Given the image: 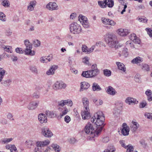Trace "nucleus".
Segmentation results:
<instances>
[{
  "label": "nucleus",
  "mask_w": 152,
  "mask_h": 152,
  "mask_svg": "<svg viewBox=\"0 0 152 152\" xmlns=\"http://www.w3.org/2000/svg\"><path fill=\"white\" fill-rule=\"evenodd\" d=\"M102 130V127L97 128L94 129L92 124L90 122L88 123L86 125L84 130L86 134H90L91 137H97L100 135Z\"/></svg>",
  "instance_id": "f257e3e1"
},
{
  "label": "nucleus",
  "mask_w": 152,
  "mask_h": 152,
  "mask_svg": "<svg viewBox=\"0 0 152 152\" xmlns=\"http://www.w3.org/2000/svg\"><path fill=\"white\" fill-rule=\"evenodd\" d=\"M105 40L108 45L111 48H115L116 49L118 48L117 45L118 43L116 37L112 33H108L105 36Z\"/></svg>",
  "instance_id": "f03ea898"
},
{
  "label": "nucleus",
  "mask_w": 152,
  "mask_h": 152,
  "mask_svg": "<svg viewBox=\"0 0 152 152\" xmlns=\"http://www.w3.org/2000/svg\"><path fill=\"white\" fill-rule=\"evenodd\" d=\"M99 70L98 69L97 64H94L91 66V69L86 71H83L82 76L86 78L94 77L99 73Z\"/></svg>",
  "instance_id": "7ed1b4c3"
},
{
  "label": "nucleus",
  "mask_w": 152,
  "mask_h": 152,
  "mask_svg": "<svg viewBox=\"0 0 152 152\" xmlns=\"http://www.w3.org/2000/svg\"><path fill=\"white\" fill-rule=\"evenodd\" d=\"M70 31L74 34H78L81 32V28L80 26L75 22H72L69 25Z\"/></svg>",
  "instance_id": "20e7f679"
},
{
  "label": "nucleus",
  "mask_w": 152,
  "mask_h": 152,
  "mask_svg": "<svg viewBox=\"0 0 152 152\" xmlns=\"http://www.w3.org/2000/svg\"><path fill=\"white\" fill-rule=\"evenodd\" d=\"M24 43L26 47V49L25 50V54L26 55H29L33 56L35 54V52L34 50H31L32 49V45L28 39L24 40Z\"/></svg>",
  "instance_id": "39448f33"
},
{
  "label": "nucleus",
  "mask_w": 152,
  "mask_h": 152,
  "mask_svg": "<svg viewBox=\"0 0 152 152\" xmlns=\"http://www.w3.org/2000/svg\"><path fill=\"white\" fill-rule=\"evenodd\" d=\"M41 134L44 137H50L53 135L51 131L47 126L43 127L42 128Z\"/></svg>",
  "instance_id": "423d86ee"
},
{
  "label": "nucleus",
  "mask_w": 152,
  "mask_h": 152,
  "mask_svg": "<svg viewBox=\"0 0 152 152\" xmlns=\"http://www.w3.org/2000/svg\"><path fill=\"white\" fill-rule=\"evenodd\" d=\"M66 86V84L62 82L57 81L53 86V88L55 90L65 88Z\"/></svg>",
  "instance_id": "0eeeda50"
},
{
  "label": "nucleus",
  "mask_w": 152,
  "mask_h": 152,
  "mask_svg": "<svg viewBox=\"0 0 152 152\" xmlns=\"http://www.w3.org/2000/svg\"><path fill=\"white\" fill-rule=\"evenodd\" d=\"M116 107L113 110V114L116 115H119L121 112V110L123 106V102H117L116 104Z\"/></svg>",
  "instance_id": "6e6552de"
},
{
  "label": "nucleus",
  "mask_w": 152,
  "mask_h": 152,
  "mask_svg": "<svg viewBox=\"0 0 152 152\" xmlns=\"http://www.w3.org/2000/svg\"><path fill=\"white\" fill-rule=\"evenodd\" d=\"M46 8L49 10L53 11L58 9V6L55 2H50L46 6Z\"/></svg>",
  "instance_id": "1a4fd4ad"
},
{
  "label": "nucleus",
  "mask_w": 152,
  "mask_h": 152,
  "mask_svg": "<svg viewBox=\"0 0 152 152\" xmlns=\"http://www.w3.org/2000/svg\"><path fill=\"white\" fill-rule=\"evenodd\" d=\"M81 115L83 119L86 120L89 119L91 117L89 109H88V110L85 109L84 111H82L81 113Z\"/></svg>",
  "instance_id": "9d476101"
},
{
  "label": "nucleus",
  "mask_w": 152,
  "mask_h": 152,
  "mask_svg": "<svg viewBox=\"0 0 152 152\" xmlns=\"http://www.w3.org/2000/svg\"><path fill=\"white\" fill-rule=\"evenodd\" d=\"M39 103V101L38 100L31 102L27 107L28 109L29 110H33L37 107Z\"/></svg>",
  "instance_id": "9b49d317"
},
{
  "label": "nucleus",
  "mask_w": 152,
  "mask_h": 152,
  "mask_svg": "<svg viewBox=\"0 0 152 152\" xmlns=\"http://www.w3.org/2000/svg\"><path fill=\"white\" fill-rule=\"evenodd\" d=\"M104 120L105 118L103 116L102 118H96V121L95 122V123L97 126H100L99 128L101 127H102L103 128L104 125Z\"/></svg>",
  "instance_id": "f8f14e48"
},
{
  "label": "nucleus",
  "mask_w": 152,
  "mask_h": 152,
  "mask_svg": "<svg viewBox=\"0 0 152 152\" xmlns=\"http://www.w3.org/2000/svg\"><path fill=\"white\" fill-rule=\"evenodd\" d=\"M117 32L118 35L122 37L127 35L130 33L128 30L122 28H120L118 29L117 31Z\"/></svg>",
  "instance_id": "ddd939ff"
},
{
  "label": "nucleus",
  "mask_w": 152,
  "mask_h": 152,
  "mask_svg": "<svg viewBox=\"0 0 152 152\" xmlns=\"http://www.w3.org/2000/svg\"><path fill=\"white\" fill-rule=\"evenodd\" d=\"M123 128L121 130V133L124 136L128 135L129 134V127L127 126L126 124L124 123L123 124Z\"/></svg>",
  "instance_id": "4468645a"
},
{
  "label": "nucleus",
  "mask_w": 152,
  "mask_h": 152,
  "mask_svg": "<svg viewBox=\"0 0 152 152\" xmlns=\"http://www.w3.org/2000/svg\"><path fill=\"white\" fill-rule=\"evenodd\" d=\"M125 102L129 105H131L137 104L138 103V101L135 99L129 97L126 99Z\"/></svg>",
  "instance_id": "2eb2a0df"
},
{
  "label": "nucleus",
  "mask_w": 152,
  "mask_h": 152,
  "mask_svg": "<svg viewBox=\"0 0 152 152\" xmlns=\"http://www.w3.org/2000/svg\"><path fill=\"white\" fill-rule=\"evenodd\" d=\"M38 119L41 123H45L47 121V117L46 115L43 113H40L38 115Z\"/></svg>",
  "instance_id": "dca6fc26"
},
{
  "label": "nucleus",
  "mask_w": 152,
  "mask_h": 152,
  "mask_svg": "<svg viewBox=\"0 0 152 152\" xmlns=\"http://www.w3.org/2000/svg\"><path fill=\"white\" fill-rule=\"evenodd\" d=\"M50 143L49 140H47L44 141L37 142H36V145L37 147H44L48 145Z\"/></svg>",
  "instance_id": "f3484780"
},
{
  "label": "nucleus",
  "mask_w": 152,
  "mask_h": 152,
  "mask_svg": "<svg viewBox=\"0 0 152 152\" xmlns=\"http://www.w3.org/2000/svg\"><path fill=\"white\" fill-rule=\"evenodd\" d=\"M58 68L57 65H53L51 66L50 69L46 72L48 75H53L54 74L55 71Z\"/></svg>",
  "instance_id": "a211bd4d"
},
{
  "label": "nucleus",
  "mask_w": 152,
  "mask_h": 152,
  "mask_svg": "<svg viewBox=\"0 0 152 152\" xmlns=\"http://www.w3.org/2000/svg\"><path fill=\"white\" fill-rule=\"evenodd\" d=\"M37 4V2L35 0L31 1L28 7L27 10L28 11H31L34 10V7Z\"/></svg>",
  "instance_id": "6ab92c4d"
},
{
  "label": "nucleus",
  "mask_w": 152,
  "mask_h": 152,
  "mask_svg": "<svg viewBox=\"0 0 152 152\" xmlns=\"http://www.w3.org/2000/svg\"><path fill=\"white\" fill-rule=\"evenodd\" d=\"M139 124L137 122L133 121L132 124L130 126L131 130L133 132H135L139 127Z\"/></svg>",
  "instance_id": "aec40b11"
},
{
  "label": "nucleus",
  "mask_w": 152,
  "mask_h": 152,
  "mask_svg": "<svg viewBox=\"0 0 152 152\" xmlns=\"http://www.w3.org/2000/svg\"><path fill=\"white\" fill-rule=\"evenodd\" d=\"M106 92L108 94L112 96L115 95L117 93V92L115 89L111 86H109L108 87Z\"/></svg>",
  "instance_id": "412c9836"
},
{
  "label": "nucleus",
  "mask_w": 152,
  "mask_h": 152,
  "mask_svg": "<svg viewBox=\"0 0 152 152\" xmlns=\"http://www.w3.org/2000/svg\"><path fill=\"white\" fill-rule=\"evenodd\" d=\"M82 102L85 109L88 110L89 102L88 99L86 97H83L82 99Z\"/></svg>",
  "instance_id": "4be33fe9"
},
{
  "label": "nucleus",
  "mask_w": 152,
  "mask_h": 152,
  "mask_svg": "<svg viewBox=\"0 0 152 152\" xmlns=\"http://www.w3.org/2000/svg\"><path fill=\"white\" fill-rule=\"evenodd\" d=\"M116 64L117 65L118 69L122 72H125L126 71V68L125 66L122 63L120 62H116Z\"/></svg>",
  "instance_id": "5701e85b"
},
{
  "label": "nucleus",
  "mask_w": 152,
  "mask_h": 152,
  "mask_svg": "<svg viewBox=\"0 0 152 152\" xmlns=\"http://www.w3.org/2000/svg\"><path fill=\"white\" fill-rule=\"evenodd\" d=\"M90 86V85L88 83L84 82L81 83V88L80 91H82L88 88Z\"/></svg>",
  "instance_id": "b1692460"
},
{
  "label": "nucleus",
  "mask_w": 152,
  "mask_h": 152,
  "mask_svg": "<svg viewBox=\"0 0 152 152\" xmlns=\"http://www.w3.org/2000/svg\"><path fill=\"white\" fill-rule=\"evenodd\" d=\"M58 110L59 111L61 112V113L60 114L61 118L62 116L66 114L68 112V109L65 107H59L58 108Z\"/></svg>",
  "instance_id": "393cba45"
},
{
  "label": "nucleus",
  "mask_w": 152,
  "mask_h": 152,
  "mask_svg": "<svg viewBox=\"0 0 152 152\" xmlns=\"http://www.w3.org/2000/svg\"><path fill=\"white\" fill-rule=\"evenodd\" d=\"M7 149H10L11 152H17L16 148L14 145H8L6 146Z\"/></svg>",
  "instance_id": "a878e982"
},
{
  "label": "nucleus",
  "mask_w": 152,
  "mask_h": 152,
  "mask_svg": "<svg viewBox=\"0 0 152 152\" xmlns=\"http://www.w3.org/2000/svg\"><path fill=\"white\" fill-rule=\"evenodd\" d=\"M102 90L101 88L98 83H94L92 84V90L93 91H99Z\"/></svg>",
  "instance_id": "bb28decb"
},
{
  "label": "nucleus",
  "mask_w": 152,
  "mask_h": 152,
  "mask_svg": "<svg viewBox=\"0 0 152 152\" xmlns=\"http://www.w3.org/2000/svg\"><path fill=\"white\" fill-rule=\"evenodd\" d=\"M142 58L138 56L133 59L131 61V62L134 64H137L142 62Z\"/></svg>",
  "instance_id": "cd10ccee"
},
{
  "label": "nucleus",
  "mask_w": 152,
  "mask_h": 152,
  "mask_svg": "<svg viewBox=\"0 0 152 152\" xmlns=\"http://www.w3.org/2000/svg\"><path fill=\"white\" fill-rule=\"evenodd\" d=\"M145 94L148 96V99L149 101L152 100V92L150 90H147L145 92Z\"/></svg>",
  "instance_id": "c85d7f7f"
},
{
  "label": "nucleus",
  "mask_w": 152,
  "mask_h": 152,
  "mask_svg": "<svg viewBox=\"0 0 152 152\" xmlns=\"http://www.w3.org/2000/svg\"><path fill=\"white\" fill-rule=\"evenodd\" d=\"M29 69L32 73L36 74H38V71L36 66L33 65L30 66L29 67Z\"/></svg>",
  "instance_id": "c756f323"
},
{
  "label": "nucleus",
  "mask_w": 152,
  "mask_h": 152,
  "mask_svg": "<svg viewBox=\"0 0 152 152\" xmlns=\"http://www.w3.org/2000/svg\"><path fill=\"white\" fill-rule=\"evenodd\" d=\"M106 6L107 5L109 7L111 8L114 5L113 0H104Z\"/></svg>",
  "instance_id": "7c9ffc66"
},
{
  "label": "nucleus",
  "mask_w": 152,
  "mask_h": 152,
  "mask_svg": "<svg viewBox=\"0 0 152 152\" xmlns=\"http://www.w3.org/2000/svg\"><path fill=\"white\" fill-rule=\"evenodd\" d=\"M12 82V80L10 79H7L5 80H3L1 83V84L5 86H9Z\"/></svg>",
  "instance_id": "2f4dec72"
},
{
  "label": "nucleus",
  "mask_w": 152,
  "mask_h": 152,
  "mask_svg": "<svg viewBox=\"0 0 152 152\" xmlns=\"http://www.w3.org/2000/svg\"><path fill=\"white\" fill-rule=\"evenodd\" d=\"M34 142L30 140H27L25 142V145L28 148H30L31 146H34Z\"/></svg>",
  "instance_id": "473e14b6"
},
{
  "label": "nucleus",
  "mask_w": 152,
  "mask_h": 152,
  "mask_svg": "<svg viewBox=\"0 0 152 152\" xmlns=\"http://www.w3.org/2000/svg\"><path fill=\"white\" fill-rule=\"evenodd\" d=\"M126 47L129 48H134L133 43L130 40L128 41L126 43Z\"/></svg>",
  "instance_id": "72a5a7b5"
},
{
  "label": "nucleus",
  "mask_w": 152,
  "mask_h": 152,
  "mask_svg": "<svg viewBox=\"0 0 152 152\" xmlns=\"http://www.w3.org/2000/svg\"><path fill=\"white\" fill-rule=\"evenodd\" d=\"M124 148L127 149L126 152H134V148L133 146L129 145L126 146ZM134 152H137V151H136Z\"/></svg>",
  "instance_id": "f704fd0d"
},
{
  "label": "nucleus",
  "mask_w": 152,
  "mask_h": 152,
  "mask_svg": "<svg viewBox=\"0 0 152 152\" xmlns=\"http://www.w3.org/2000/svg\"><path fill=\"white\" fill-rule=\"evenodd\" d=\"M78 20L79 21H80V22H81V20H82L83 23H85L88 22L86 18L81 15H80L78 17Z\"/></svg>",
  "instance_id": "c9c22d12"
},
{
  "label": "nucleus",
  "mask_w": 152,
  "mask_h": 152,
  "mask_svg": "<svg viewBox=\"0 0 152 152\" xmlns=\"http://www.w3.org/2000/svg\"><path fill=\"white\" fill-rule=\"evenodd\" d=\"M6 71L3 68L0 67V82L2 80Z\"/></svg>",
  "instance_id": "e433bc0d"
},
{
  "label": "nucleus",
  "mask_w": 152,
  "mask_h": 152,
  "mask_svg": "<svg viewBox=\"0 0 152 152\" xmlns=\"http://www.w3.org/2000/svg\"><path fill=\"white\" fill-rule=\"evenodd\" d=\"M115 150V149L113 146H109L107 149L105 150L104 152H114Z\"/></svg>",
  "instance_id": "4c0bfd02"
},
{
  "label": "nucleus",
  "mask_w": 152,
  "mask_h": 152,
  "mask_svg": "<svg viewBox=\"0 0 152 152\" xmlns=\"http://www.w3.org/2000/svg\"><path fill=\"white\" fill-rule=\"evenodd\" d=\"M52 147L56 152H59L60 151L61 148L57 144H53Z\"/></svg>",
  "instance_id": "58836bf2"
},
{
  "label": "nucleus",
  "mask_w": 152,
  "mask_h": 152,
  "mask_svg": "<svg viewBox=\"0 0 152 152\" xmlns=\"http://www.w3.org/2000/svg\"><path fill=\"white\" fill-rule=\"evenodd\" d=\"M12 140V138H4L2 139L1 140V142L2 144H4L5 143H8Z\"/></svg>",
  "instance_id": "ea45409f"
},
{
  "label": "nucleus",
  "mask_w": 152,
  "mask_h": 152,
  "mask_svg": "<svg viewBox=\"0 0 152 152\" xmlns=\"http://www.w3.org/2000/svg\"><path fill=\"white\" fill-rule=\"evenodd\" d=\"M89 58L87 56L83 58V62L88 66H90L91 65V64L89 62Z\"/></svg>",
  "instance_id": "a19ab883"
},
{
  "label": "nucleus",
  "mask_w": 152,
  "mask_h": 152,
  "mask_svg": "<svg viewBox=\"0 0 152 152\" xmlns=\"http://www.w3.org/2000/svg\"><path fill=\"white\" fill-rule=\"evenodd\" d=\"M1 4L5 7H10V4L8 0H4Z\"/></svg>",
  "instance_id": "79ce46f5"
},
{
  "label": "nucleus",
  "mask_w": 152,
  "mask_h": 152,
  "mask_svg": "<svg viewBox=\"0 0 152 152\" xmlns=\"http://www.w3.org/2000/svg\"><path fill=\"white\" fill-rule=\"evenodd\" d=\"M45 114L47 117L50 118H52L54 117L55 115L53 112H51L49 111H46Z\"/></svg>",
  "instance_id": "37998d69"
},
{
  "label": "nucleus",
  "mask_w": 152,
  "mask_h": 152,
  "mask_svg": "<svg viewBox=\"0 0 152 152\" xmlns=\"http://www.w3.org/2000/svg\"><path fill=\"white\" fill-rule=\"evenodd\" d=\"M95 115L96 118H102V116L104 117V114L101 111H99L97 112Z\"/></svg>",
  "instance_id": "c03bdc74"
},
{
  "label": "nucleus",
  "mask_w": 152,
  "mask_h": 152,
  "mask_svg": "<svg viewBox=\"0 0 152 152\" xmlns=\"http://www.w3.org/2000/svg\"><path fill=\"white\" fill-rule=\"evenodd\" d=\"M103 73L105 76L109 77L111 75V71L109 70L105 69L103 70Z\"/></svg>",
  "instance_id": "a18cd8bd"
},
{
  "label": "nucleus",
  "mask_w": 152,
  "mask_h": 152,
  "mask_svg": "<svg viewBox=\"0 0 152 152\" xmlns=\"http://www.w3.org/2000/svg\"><path fill=\"white\" fill-rule=\"evenodd\" d=\"M98 4L102 8H105L106 7V4L104 0L103 1H98Z\"/></svg>",
  "instance_id": "49530a36"
},
{
  "label": "nucleus",
  "mask_w": 152,
  "mask_h": 152,
  "mask_svg": "<svg viewBox=\"0 0 152 152\" xmlns=\"http://www.w3.org/2000/svg\"><path fill=\"white\" fill-rule=\"evenodd\" d=\"M110 19L108 18H105L104 17H102L101 18V20L103 23L106 25H109V22Z\"/></svg>",
  "instance_id": "de8ad7c7"
},
{
  "label": "nucleus",
  "mask_w": 152,
  "mask_h": 152,
  "mask_svg": "<svg viewBox=\"0 0 152 152\" xmlns=\"http://www.w3.org/2000/svg\"><path fill=\"white\" fill-rule=\"evenodd\" d=\"M33 44L35 47H38L40 45V42L37 39L35 40L33 42Z\"/></svg>",
  "instance_id": "09e8293b"
},
{
  "label": "nucleus",
  "mask_w": 152,
  "mask_h": 152,
  "mask_svg": "<svg viewBox=\"0 0 152 152\" xmlns=\"http://www.w3.org/2000/svg\"><path fill=\"white\" fill-rule=\"evenodd\" d=\"M88 48L86 45H82V50L83 52L85 53L86 54H87V51L88 50Z\"/></svg>",
  "instance_id": "8fccbe9b"
},
{
  "label": "nucleus",
  "mask_w": 152,
  "mask_h": 152,
  "mask_svg": "<svg viewBox=\"0 0 152 152\" xmlns=\"http://www.w3.org/2000/svg\"><path fill=\"white\" fill-rule=\"evenodd\" d=\"M142 69L144 70L148 71L149 70V66L146 64H142Z\"/></svg>",
  "instance_id": "3c124183"
},
{
  "label": "nucleus",
  "mask_w": 152,
  "mask_h": 152,
  "mask_svg": "<svg viewBox=\"0 0 152 152\" xmlns=\"http://www.w3.org/2000/svg\"><path fill=\"white\" fill-rule=\"evenodd\" d=\"M33 97L36 99H38L39 97V91H36L33 94Z\"/></svg>",
  "instance_id": "603ef678"
},
{
  "label": "nucleus",
  "mask_w": 152,
  "mask_h": 152,
  "mask_svg": "<svg viewBox=\"0 0 152 152\" xmlns=\"http://www.w3.org/2000/svg\"><path fill=\"white\" fill-rule=\"evenodd\" d=\"M65 104H66L70 107H71L73 104L72 101L70 99L66 100H65Z\"/></svg>",
  "instance_id": "864d4df0"
},
{
  "label": "nucleus",
  "mask_w": 152,
  "mask_h": 152,
  "mask_svg": "<svg viewBox=\"0 0 152 152\" xmlns=\"http://www.w3.org/2000/svg\"><path fill=\"white\" fill-rule=\"evenodd\" d=\"M0 20L4 21H5L6 20V16L2 12H0Z\"/></svg>",
  "instance_id": "5fc2aeb1"
},
{
  "label": "nucleus",
  "mask_w": 152,
  "mask_h": 152,
  "mask_svg": "<svg viewBox=\"0 0 152 152\" xmlns=\"http://www.w3.org/2000/svg\"><path fill=\"white\" fill-rule=\"evenodd\" d=\"M66 104L65 100H62L58 102V106H61V107L63 108V107Z\"/></svg>",
  "instance_id": "6e6d98bb"
},
{
  "label": "nucleus",
  "mask_w": 152,
  "mask_h": 152,
  "mask_svg": "<svg viewBox=\"0 0 152 152\" xmlns=\"http://www.w3.org/2000/svg\"><path fill=\"white\" fill-rule=\"evenodd\" d=\"M145 116L148 119L152 120V113H146L145 114Z\"/></svg>",
  "instance_id": "4d7b16f0"
},
{
  "label": "nucleus",
  "mask_w": 152,
  "mask_h": 152,
  "mask_svg": "<svg viewBox=\"0 0 152 152\" xmlns=\"http://www.w3.org/2000/svg\"><path fill=\"white\" fill-rule=\"evenodd\" d=\"M2 48L4 49V50L8 52H10V53H11L10 50V49L11 48H10V47L7 46H2Z\"/></svg>",
  "instance_id": "13d9d810"
},
{
  "label": "nucleus",
  "mask_w": 152,
  "mask_h": 152,
  "mask_svg": "<svg viewBox=\"0 0 152 152\" xmlns=\"http://www.w3.org/2000/svg\"><path fill=\"white\" fill-rule=\"evenodd\" d=\"M145 30L147 31L148 34L150 37H152V30L150 28H147Z\"/></svg>",
  "instance_id": "bf43d9fd"
},
{
  "label": "nucleus",
  "mask_w": 152,
  "mask_h": 152,
  "mask_svg": "<svg viewBox=\"0 0 152 152\" xmlns=\"http://www.w3.org/2000/svg\"><path fill=\"white\" fill-rule=\"evenodd\" d=\"M16 52L20 54L23 53L24 52V51L22 50V49L20 48H17L15 49Z\"/></svg>",
  "instance_id": "052dcab7"
},
{
  "label": "nucleus",
  "mask_w": 152,
  "mask_h": 152,
  "mask_svg": "<svg viewBox=\"0 0 152 152\" xmlns=\"http://www.w3.org/2000/svg\"><path fill=\"white\" fill-rule=\"evenodd\" d=\"M95 46V45H93L90 48L88 49V50L87 51V54H89L92 53L94 49Z\"/></svg>",
  "instance_id": "680f3d73"
},
{
  "label": "nucleus",
  "mask_w": 152,
  "mask_h": 152,
  "mask_svg": "<svg viewBox=\"0 0 152 152\" xmlns=\"http://www.w3.org/2000/svg\"><path fill=\"white\" fill-rule=\"evenodd\" d=\"M40 61L42 63H47L48 62V60L45 59V57H42L40 58Z\"/></svg>",
  "instance_id": "e2e57ef3"
},
{
  "label": "nucleus",
  "mask_w": 152,
  "mask_h": 152,
  "mask_svg": "<svg viewBox=\"0 0 152 152\" xmlns=\"http://www.w3.org/2000/svg\"><path fill=\"white\" fill-rule=\"evenodd\" d=\"M109 141V137H103L102 140V142L104 143H107Z\"/></svg>",
  "instance_id": "0e129e2a"
},
{
  "label": "nucleus",
  "mask_w": 152,
  "mask_h": 152,
  "mask_svg": "<svg viewBox=\"0 0 152 152\" xmlns=\"http://www.w3.org/2000/svg\"><path fill=\"white\" fill-rule=\"evenodd\" d=\"M137 36L136 34H132L130 35V39L131 40H132L134 42V40H135V39L136 38Z\"/></svg>",
  "instance_id": "69168bd1"
},
{
  "label": "nucleus",
  "mask_w": 152,
  "mask_h": 152,
  "mask_svg": "<svg viewBox=\"0 0 152 152\" xmlns=\"http://www.w3.org/2000/svg\"><path fill=\"white\" fill-rule=\"evenodd\" d=\"M10 57L12 60L13 61H16L18 59V58L16 56H15L14 54H12L10 56Z\"/></svg>",
  "instance_id": "338daca9"
},
{
  "label": "nucleus",
  "mask_w": 152,
  "mask_h": 152,
  "mask_svg": "<svg viewBox=\"0 0 152 152\" xmlns=\"http://www.w3.org/2000/svg\"><path fill=\"white\" fill-rule=\"evenodd\" d=\"M64 121L67 123H69L71 121V118L68 115H66L65 116L64 118Z\"/></svg>",
  "instance_id": "774afa93"
}]
</instances>
